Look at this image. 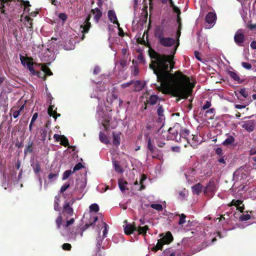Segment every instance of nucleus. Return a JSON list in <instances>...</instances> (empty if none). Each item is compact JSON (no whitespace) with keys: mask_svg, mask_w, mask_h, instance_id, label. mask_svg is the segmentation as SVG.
<instances>
[{"mask_svg":"<svg viewBox=\"0 0 256 256\" xmlns=\"http://www.w3.org/2000/svg\"><path fill=\"white\" fill-rule=\"evenodd\" d=\"M158 99V97L157 95L152 94L148 98V100H146V103L149 104L150 105H154L156 104Z\"/></svg>","mask_w":256,"mask_h":256,"instance_id":"nucleus-28","label":"nucleus"},{"mask_svg":"<svg viewBox=\"0 0 256 256\" xmlns=\"http://www.w3.org/2000/svg\"><path fill=\"white\" fill-rule=\"evenodd\" d=\"M110 118H105L102 122V125L104 130L108 131L110 128Z\"/></svg>","mask_w":256,"mask_h":256,"instance_id":"nucleus-36","label":"nucleus"},{"mask_svg":"<svg viewBox=\"0 0 256 256\" xmlns=\"http://www.w3.org/2000/svg\"><path fill=\"white\" fill-rule=\"evenodd\" d=\"M215 109L214 108H209L206 112L205 116H207L210 114V118H212L214 116Z\"/></svg>","mask_w":256,"mask_h":256,"instance_id":"nucleus-45","label":"nucleus"},{"mask_svg":"<svg viewBox=\"0 0 256 256\" xmlns=\"http://www.w3.org/2000/svg\"><path fill=\"white\" fill-rule=\"evenodd\" d=\"M211 106V102L210 101L207 100L204 104V106L202 107V110H206L210 108Z\"/></svg>","mask_w":256,"mask_h":256,"instance_id":"nucleus-52","label":"nucleus"},{"mask_svg":"<svg viewBox=\"0 0 256 256\" xmlns=\"http://www.w3.org/2000/svg\"><path fill=\"white\" fill-rule=\"evenodd\" d=\"M48 102L50 103V106L48 108V115L50 116H52L55 120H56L58 117H59L60 116V114H58L56 112V108L55 110H54V106L52 105V100L53 99V98L51 96L50 94H48Z\"/></svg>","mask_w":256,"mask_h":256,"instance_id":"nucleus-7","label":"nucleus"},{"mask_svg":"<svg viewBox=\"0 0 256 256\" xmlns=\"http://www.w3.org/2000/svg\"><path fill=\"white\" fill-rule=\"evenodd\" d=\"M35 75H36L38 78H42L44 80L46 78L45 74L44 72H42L36 71Z\"/></svg>","mask_w":256,"mask_h":256,"instance_id":"nucleus-58","label":"nucleus"},{"mask_svg":"<svg viewBox=\"0 0 256 256\" xmlns=\"http://www.w3.org/2000/svg\"><path fill=\"white\" fill-rule=\"evenodd\" d=\"M24 20L26 22L24 24L25 26L29 28L30 30H32L33 24L32 20H33L30 18L29 16H26L24 18Z\"/></svg>","mask_w":256,"mask_h":256,"instance_id":"nucleus-26","label":"nucleus"},{"mask_svg":"<svg viewBox=\"0 0 256 256\" xmlns=\"http://www.w3.org/2000/svg\"><path fill=\"white\" fill-rule=\"evenodd\" d=\"M42 72L45 74V76H52V72H51L50 70L48 67L42 64Z\"/></svg>","mask_w":256,"mask_h":256,"instance_id":"nucleus-34","label":"nucleus"},{"mask_svg":"<svg viewBox=\"0 0 256 256\" xmlns=\"http://www.w3.org/2000/svg\"><path fill=\"white\" fill-rule=\"evenodd\" d=\"M91 12L94 15V18L96 23H98L102 16V12L98 8H95L91 10Z\"/></svg>","mask_w":256,"mask_h":256,"instance_id":"nucleus-15","label":"nucleus"},{"mask_svg":"<svg viewBox=\"0 0 256 256\" xmlns=\"http://www.w3.org/2000/svg\"><path fill=\"white\" fill-rule=\"evenodd\" d=\"M118 184L120 190L122 192H124L126 190V186L128 184V182L123 179H119Z\"/></svg>","mask_w":256,"mask_h":256,"instance_id":"nucleus-31","label":"nucleus"},{"mask_svg":"<svg viewBox=\"0 0 256 256\" xmlns=\"http://www.w3.org/2000/svg\"><path fill=\"white\" fill-rule=\"evenodd\" d=\"M148 230V226H139L137 228L136 231L138 232V234H142L145 236Z\"/></svg>","mask_w":256,"mask_h":256,"instance_id":"nucleus-32","label":"nucleus"},{"mask_svg":"<svg viewBox=\"0 0 256 256\" xmlns=\"http://www.w3.org/2000/svg\"><path fill=\"white\" fill-rule=\"evenodd\" d=\"M58 173L53 174V173H50L48 174V178L50 180H52L53 179H56L58 178Z\"/></svg>","mask_w":256,"mask_h":256,"instance_id":"nucleus-63","label":"nucleus"},{"mask_svg":"<svg viewBox=\"0 0 256 256\" xmlns=\"http://www.w3.org/2000/svg\"><path fill=\"white\" fill-rule=\"evenodd\" d=\"M203 186L200 183H198L192 187V190L193 194L199 195L202 192Z\"/></svg>","mask_w":256,"mask_h":256,"instance_id":"nucleus-20","label":"nucleus"},{"mask_svg":"<svg viewBox=\"0 0 256 256\" xmlns=\"http://www.w3.org/2000/svg\"><path fill=\"white\" fill-rule=\"evenodd\" d=\"M32 144H33L32 142H30L26 146L24 150V154L25 156L28 153H31L32 152Z\"/></svg>","mask_w":256,"mask_h":256,"instance_id":"nucleus-38","label":"nucleus"},{"mask_svg":"<svg viewBox=\"0 0 256 256\" xmlns=\"http://www.w3.org/2000/svg\"><path fill=\"white\" fill-rule=\"evenodd\" d=\"M94 221L92 222H90V224H85L81 228L82 230V232L80 233V236H82L83 235V232L86 230L87 228H88L90 226H92L94 224V223L98 220V217L94 216Z\"/></svg>","mask_w":256,"mask_h":256,"instance_id":"nucleus-30","label":"nucleus"},{"mask_svg":"<svg viewBox=\"0 0 256 256\" xmlns=\"http://www.w3.org/2000/svg\"><path fill=\"white\" fill-rule=\"evenodd\" d=\"M99 138L102 142L105 144H108L109 143L108 136L102 132H100L99 133Z\"/></svg>","mask_w":256,"mask_h":256,"instance_id":"nucleus-33","label":"nucleus"},{"mask_svg":"<svg viewBox=\"0 0 256 256\" xmlns=\"http://www.w3.org/2000/svg\"><path fill=\"white\" fill-rule=\"evenodd\" d=\"M114 168H115V170L116 172H122V170L120 166L116 162H114Z\"/></svg>","mask_w":256,"mask_h":256,"instance_id":"nucleus-54","label":"nucleus"},{"mask_svg":"<svg viewBox=\"0 0 256 256\" xmlns=\"http://www.w3.org/2000/svg\"><path fill=\"white\" fill-rule=\"evenodd\" d=\"M62 214L60 213L59 216L57 217V218L56 220V227L58 229H60L61 225L62 224Z\"/></svg>","mask_w":256,"mask_h":256,"instance_id":"nucleus-41","label":"nucleus"},{"mask_svg":"<svg viewBox=\"0 0 256 256\" xmlns=\"http://www.w3.org/2000/svg\"><path fill=\"white\" fill-rule=\"evenodd\" d=\"M160 236H162L160 238V240L164 242L165 244H170L174 240L173 236L170 232H167L165 235L161 234Z\"/></svg>","mask_w":256,"mask_h":256,"instance_id":"nucleus-11","label":"nucleus"},{"mask_svg":"<svg viewBox=\"0 0 256 256\" xmlns=\"http://www.w3.org/2000/svg\"><path fill=\"white\" fill-rule=\"evenodd\" d=\"M182 137L186 140L187 142H189V137H190V132L189 130L186 128L182 129L180 132L179 140H180V138Z\"/></svg>","mask_w":256,"mask_h":256,"instance_id":"nucleus-19","label":"nucleus"},{"mask_svg":"<svg viewBox=\"0 0 256 256\" xmlns=\"http://www.w3.org/2000/svg\"><path fill=\"white\" fill-rule=\"evenodd\" d=\"M117 100H118V96L114 92H112L110 95H108L106 98V101L110 104H112Z\"/></svg>","mask_w":256,"mask_h":256,"instance_id":"nucleus-25","label":"nucleus"},{"mask_svg":"<svg viewBox=\"0 0 256 256\" xmlns=\"http://www.w3.org/2000/svg\"><path fill=\"white\" fill-rule=\"evenodd\" d=\"M225 157H226L225 156H220V158H218V162L219 163L222 164H223L226 165V158H225Z\"/></svg>","mask_w":256,"mask_h":256,"instance_id":"nucleus-61","label":"nucleus"},{"mask_svg":"<svg viewBox=\"0 0 256 256\" xmlns=\"http://www.w3.org/2000/svg\"><path fill=\"white\" fill-rule=\"evenodd\" d=\"M121 134V132H118L117 133H115L114 132H112L113 135V144L116 146H118L120 143V135Z\"/></svg>","mask_w":256,"mask_h":256,"instance_id":"nucleus-21","label":"nucleus"},{"mask_svg":"<svg viewBox=\"0 0 256 256\" xmlns=\"http://www.w3.org/2000/svg\"><path fill=\"white\" fill-rule=\"evenodd\" d=\"M181 34L180 28L176 32V45L172 54H160L152 50L149 52L151 62L149 68L153 70L156 76L158 82L160 86L158 88V90L165 94H171L180 99H186L190 96L195 86L194 84L190 82L188 76L182 74L180 70L171 72L174 68L175 62L174 60V54L179 46V38Z\"/></svg>","mask_w":256,"mask_h":256,"instance_id":"nucleus-1","label":"nucleus"},{"mask_svg":"<svg viewBox=\"0 0 256 256\" xmlns=\"http://www.w3.org/2000/svg\"><path fill=\"white\" fill-rule=\"evenodd\" d=\"M247 27L250 30H252L256 28V24H252L251 21H250L247 24Z\"/></svg>","mask_w":256,"mask_h":256,"instance_id":"nucleus-59","label":"nucleus"},{"mask_svg":"<svg viewBox=\"0 0 256 256\" xmlns=\"http://www.w3.org/2000/svg\"><path fill=\"white\" fill-rule=\"evenodd\" d=\"M242 203H243L242 200H232V201L231 202L230 204H228V206H235L236 207V208H237L238 207L240 206V205H242Z\"/></svg>","mask_w":256,"mask_h":256,"instance_id":"nucleus-37","label":"nucleus"},{"mask_svg":"<svg viewBox=\"0 0 256 256\" xmlns=\"http://www.w3.org/2000/svg\"><path fill=\"white\" fill-rule=\"evenodd\" d=\"M40 136L42 137L41 140L44 142L48 134V130L46 128H42L40 130Z\"/></svg>","mask_w":256,"mask_h":256,"instance_id":"nucleus-40","label":"nucleus"},{"mask_svg":"<svg viewBox=\"0 0 256 256\" xmlns=\"http://www.w3.org/2000/svg\"><path fill=\"white\" fill-rule=\"evenodd\" d=\"M148 150L152 154L153 158H158L160 160L162 156V154L160 150L156 148L154 144L152 143L150 138L148 140Z\"/></svg>","mask_w":256,"mask_h":256,"instance_id":"nucleus-4","label":"nucleus"},{"mask_svg":"<svg viewBox=\"0 0 256 256\" xmlns=\"http://www.w3.org/2000/svg\"><path fill=\"white\" fill-rule=\"evenodd\" d=\"M72 173H73L72 171L70 170H66L62 174V180H66Z\"/></svg>","mask_w":256,"mask_h":256,"instance_id":"nucleus-44","label":"nucleus"},{"mask_svg":"<svg viewBox=\"0 0 256 256\" xmlns=\"http://www.w3.org/2000/svg\"><path fill=\"white\" fill-rule=\"evenodd\" d=\"M136 230L137 228L134 222L132 224H127L124 226V232L127 235L131 234Z\"/></svg>","mask_w":256,"mask_h":256,"instance_id":"nucleus-14","label":"nucleus"},{"mask_svg":"<svg viewBox=\"0 0 256 256\" xmlns=\"http://www.w3.org/2000/svg\"><path fill=\"white\" fill-rule=\"evenodd\" d=\"M72 202L66 200L63 204L62 214L66 216H71L74 214V210L72 206L75 202V199L72 198Z\"/></svg>","mask_w":256,"mask_h":256,"instance_id":"nucleus-5","label":"nucleus"},{"mask_svg":"<svg viewBox=\"0 0 256 256\" xmlns=\"http://www.w3.org/2000/svg\"><path fill=\"white\" fill-rule=\"evenodd\" d=\"M74 222V218H70V220H67L66 224H63V227L64 228H66L70 225L73 224Z\"/></svg>","mask_w":256,"mask_h":256,"instance_id":"nucleus-49","label":"nucleus"},{"mask_svg":"<svg viewBox=\"0 0 256 256\" xmlns=\"http://www.w3.org/2000/svg\"><path fill=\"white\" fill-rule=\"evenodd\" d=\"M70 186V183L68 182H66L60 188V193H64Z\"/></svg>","mask_w":256,"mask_h":256,"instance_id":"nucleus-48","label":"nucleus"},{"mask_svg":"<svg viewBox=\"0 0 256 256\" xmlns=\"http://www.w3.org/2000/svg\"><path fill=\"white\" fill-rule=\"evenodd\" d=\"M242 128H244L248 132H251L254 130V125L252 121L245 122L242 126Z\"/></svg>","mask_w":256,"mask_h":256,"instance_id":"nucleus-18","label":"nucleus"},{"mask_svg":"<svg viewBox=\"0 0 256 256\" xmlns=\"http://www.w3.org/2000/svg\"><path fill=\"white\" fill-rule=\"evenodd\" d=\"M84 167L82 163L78 162L76 164V166L74 167L72 172H75L80 170Z\"/></svg>","mask_w":256,"mask_h":256,"instance_id":"nucleus-50","label":"nucleus"},{"mask_svg":"<svg viewBox=\"0 0 256 256\" xmlns=\"http://www.w3.org/2000/svg\"><path fill=\"white\" fill-rule=\"evenodd\" d=\"M108 226L105 222H104V229L103 230V238H105L107 236L108 233Z\"/></svg>","mask_w":256,"mask_h":256,"instance_id":"nucleus-51","label":"nucleus"},{"mask_svg":"<svg viewBox=\"0 0 256 256\" xmlns=\"http://www.w3.org/2000/svg\"><path fill=\"white\" fill-rule=\"evenodd\" d=\"M243 31L242 29H238L235 33L234 36V41L235 43L240 46H244L243 43L246 40Z\"/></svg>","mask_w":256,"mask_h":256,"instance_id":"nucleus-8","label":"nucleus"},{"mask_svg":"<svg viewBox=\"0 0 256 256\" xmlns=\"http://www.w3.org/2000/svg\"><path fill=\"white\" fill-rule=\"evenodd\" d=\"M242 66L246 70H250L252 67L250 64L246 62H242Z\"/></svg>","mask_w":256,"mask_h":256,"instance_id":"nucleus-60","label":"nucleus"},{"mask_svg":"<svg viewBox=\"0 0 256 256\" xmlns=\"http://www.w3.org/2000/svg\"><path fill=\"white\" fill-rule=\"evenodd\" d=\"M170 135L168 136L170 139L174 140L176 142H178V132L174 130V128H170L168 130Z\"/></svg>","mask_w":256,"mask_h":256,"instance_id":"nucleus-17","label":"nucleus"},{"mask_svg":"<svg viewBox=\"0 0 256 256\" xmlns=\"http://www.w3.org/2000/svg\"><path fill=\"white\" fill-rule=\"evenodd\" d=\"M91 17V14H89L87 16L85 21L84 22V24L80 26V28L82 29V36L81 37L82 40H84L85 38V34L88 32L89 30L91 27V24L90 22Z\"/></svg>","mask_w":256,"mask_h":256,"instance_id":"nucleus-9","label":"nucleus"},{"mask_svg":"<svg viewBox=\"0 0 256 256\" xmlns=\"http://www.w3.org/2000/svg\"><path fill=\"white\" fill-rule=\"evenodd\" d=\"M90 211L97 212L99 210V206L98 204H93L90 206Z\"/></svg>","mask_w":256,"mask_h":256,"instance_id":"nucleus-47","label":"nucleus"},{"mask_svg":"<svg viewBox=\"0 0 256 256\" xmlns=\"http://www.w3.org/2000/svg\"><path fill=\"white\" fill-rule=\"evenodd\" d=\"M58 18L63 21H65L68 18L67 16L64 13L60 14Z\"/></svg>","mask_w":256,"mask_h":256,"instance_id":"nucleus-64","label":"nucleus"},{"mask_svg":"<svg viewBox=\"0 0 256 256\" xmlns=\"http://www.w3.org/2000/svg\"><path fill=\"white\" fill-rule=\"evenodd\" d=\"M135 91H140L144 86V84L140 80H136L134 82Z\"/></svg>","mask_w":256,"mask_h":256,"instance_id":"nucleus-29","label":"nucleus"},{"mask_svg":"<svg viewBox=\"0 0 256 256\" xmlns=\"http://www.w3.org/2000/svg\"><path fill=\"white\" fill-rule=\"evenodd\" d=\"M165 244L164 242L160 240V239L158 240V242L156 246H154L151 248V250L156 252L158 250H162L163 246Z\"/></svg>","mask_w":256,"mask_h":256,"instance_id":"nucleus-22","label":"nucleus"},{"mask_svg":"<svg viewBox=\"0 0 256 256\" xmlns=\"http://www.w3.org/2000/svg\"><path fill=\"white\" fill-rule=\"evenodd\" d=\"M164 36H162L156 37L158 39V43L161 46L164 47H170L175 44V39L170 37L165 38Z\"/></svg>","mask_w":256,"mask_h":256,"instance_id":"nucleus-6","label":"nucleus"},{"mask_svg":"<svg viewBox=\"0 0 256 256\" xmlns=\"http://www.w3.org/2000/svg\"><path fill=\"white\" fill-rule=\"evenodd\" d=\"M216 19V16L215 13L212 12H209L206 16L205 20L206 22L210 24V27L213 26L214 23Z\"/></svg>","mask_w":256,"mask_h":256,"instance_id":"nucleus-12","label":"nucleus"},{"mask_svg":"<svg viewBox=\"0 0 256 256\" xmlns=\"http://www.w3.org/2000/svg\"><path fill=\"white\" fill-rule=\"evenodd\" d=\"M108 16L110 22H112L114 24H116L118 26H120V24L118 20L117 17L114 10H108Z\"/></svg>","mask_w":256,"mask_h":256,"instance_id":"nucleus-13","label":"nucleus"},{"mask_svg":"<svg viewBox=\"0 0 256 256\" xmlns=\"http://www.w3.org/2000/svg\"><path fill=\"white\" fill-rule=\"evenodd\" d=\"M164 112V110L162 106L158 104L157 106V114L159 116V119L160 120V122H162V120H164L165 118Z\"/></svg>","mask_w":256,"mask_h":256,"instance_id":"nucleus-23","label":"nucleus"},{"mask_svg":"<svg viewBox=\"0 0 256 256\" xmlns=\"http://www.w3.org/2000/svg\"><path fill=\"white\" fill-rule=\"evenodd\" d=\"M216 191V186L213 180H210L204 189V193L206 195L212 196Z\"/></svg>","mask_w":256,"mask_h":256,"instance_id":"nucleus-10","label":"nucleus"},{"mask_svg":"<svg viewBox=\"0 0 256 256\" xmlns=\"http://www.w3.org/2000/svg\"><path fill=\"white\" fill-rule=\"evenodd\" d=\"M226 135L227 136V138L222 142V145L226 146H228L230 145H234V143L236 140L234 138L233 136L230 135L228 134H227Z\"/></svg>","mask_w":256,"mask_h":256,"instance_id":"nucleus-16","label":"nucleus"},{"mask_svg":"<svg viewBox=\"0 0 256 256\" xmlns=\"http://www.w3.org/2000/svg\"><path fill=\"white\" fill-rule=\"evenodd\" d=\"M228 74L235 81L238 82V84H242V80H240L239 76L234 72L228 70Z\"/></svg>","mask_w":256,"mask_h":256,"instance_id":"nucleus-24","label":"nucleus"},{"mask_svg":"<svg viewBox=\"0 0 256 256\" xmlns=\"http://www.w3.org/2000/svg\"><path fill=\"white\" fill-rule=\"evenodd\" d=\"M62 248L64 250H70L72 248V246L70 244L65 243L62 245Z\"/></svg>","mask_w":256,"mask_h":256,"instance_id":"nucleus-55","label":"nucleus"},{"mask_svg":"<svg viewBox=\"0 0 256 256\" xmlns=\"http://www.w3.org/2000/svg\"><path fill=\"white\" fill-rule=\"evenodd\" d=\"M60 144L64 146H68L69 145V142L68 140V139L64 136H62V138L60 139Z\"/></svg>","mask_w":256,"mask_h":256,"instance_id":"nucleus-43","label":"nucleus"},{"mask_svg":"<svg viewBox=\"0 0 256 256\" xmlns=\"http://www.w3.org/2000/svg\"><path fill=\"white\" fill-rule=\"evenodd\" d=\"M137 59L138 60L139 62L144 64L145 63V60L144 58V56H143V54L142 53H140L137 57Z\"/></svg>","mask_w":256,"mask_h":256,"instance_id":"nucleus-56","label":"nucleus"},{"mask_svg":"<svg viewBox=\"0 0 256 256\" xmlns=\"http://www.w3.org/2000/svg\"><path fill=\"white\" fill-rule=\"evenodd\" d=\"M150 207L158 211H162L163 209L162 205L159 204H152L150 205Z\"/></svg>","mask_w":256,"mask_h":256,"instance_id":"nucleus-46","label":"nucleus"},{"mask_svg":"<svg viewBox=\"0 0 256 256\" xmlns=\"http://www.w3.org/2000/svg\"><path fill=\"white\" fill-rule=\"evenodd\" d=\"M20 60L22 64L24 66H26L32 75L36 74V70L34 68V62L33 58L32 57L24 56H20Z\"/></svg>","mask_w":256,"mask_h":256,"instance_id":"nucleus-3","label":"nucleus"},{"mask_svg":"<svg viewBox=\"0 0 256 256\" xmlns=\"http://www.w3.org/2000/svg\"><path fill=\"white\" fill-rule=\"evenodd\" d=\"M60 196L59 195L56 196L54 198V208L56 211L60 212V211L61 208L60 206Z\"/></svg>","mask_w":256,"mask_h":256,"instance_id":"nucleus-27","label":"nucleus"},{"mask_svg":"<svg viewBox=\"0 0 256 256\" xmlns=\"http://www.w3.org/2000/svg\"><path fill=\"white\" fill-rule=\"evenodd\" d=\"M215 153L220 157L224 156V152L221 148H217L215 150Z\"/></svg>","mask_w":256,"mask_h":256,"instance_id":"nucleus-53","label":"nucleus"},{"mask_svg":"<svg viewBox=\"0 0 256 256\" xmlns=\"http://www.w3.org/2000/svg\"><path fill=\"white\" fill-rule=\"evenodd\" d=\"M31 166L32 167L33 170L36 174L39 173L40 171V164L38 162L32 164Z\"/></svg>","mask_w":256,"mask_h":256,"instance_id":"nucleus-35","label":"nucleus"},{"mask_svg":"<svg viewBox=\"0 0 256 256\" xmlns=\"http://www.w3.org/2000/svg\"><path fill=\"white\" fill-rule=\"evenodd\" d=\"M250 218V216L248 214H242L240 217V220L242 221H246L249 220Z\"/></svg>","mask_w":256,"mask_h":256,"instance_id":"nucleus-57","label":"nucleus"},{"mask_svg":"<svg viewBox=\"0 0 256 256\" xmlns=\"http://www.w3.org/2000/svg\"><path fill=\"white\" fill-rule=\"evenodd\" d=\"M176 216H180V220L178 222V224L179 225H182L186 222V216L185 214H176Z\"/></svg>","mask_w":256,"mask_h":256,"instance_id":"nucleus-39","label":"nucleus"},{"mask_svg":"<svg viewBox=\"0 0 256 256\" xmlns=\"http://www.w3.org/2000/svg\"><path fill=\"white\" fill-rule=\"evenodd\" d=\"M127 60L126 59H121L120 60V64L122 68H124L127 66Z\"/></svg>","mask_w":256,"mask_h":256,"instance_id":"nucleus-62","label":"nucleus"},{"mask_svg":"<svg viewBox=\"0 0 256 256\" xmlns=\"http://www.w3.org/2000/svg\"><path fill=\"white\" fill-rule=\"evenodd\" d=\"M238 92L244 98H246L248 96V90L246 88H241Z\"/></svg>","mask_w":256,"mask_h":256,"instance_id":"nucleus-42","label":"nucleus"},{"mask_svg":"<svg viewBox=\"0 0 256 256\" xmlns=\"http://www.w3.org/2000/svg\"><path fill=\"white\" fill-rule=\"evenodd\" d=\"M170 30V24L168 20H162L160 24L157 26L154 29V36L158 37L168 34V32Z\"/></svg>","mask_w":256,"mask_h":256,"instance_id":"nucleus-2","label":"nucleus"}]
</instances>
